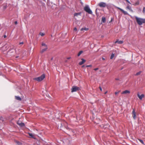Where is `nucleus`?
Here are the masks:
<instances>
[{
    "mask_svg": "<svg viewBox=\"0 0 145 145\" xmlns=\"http://www.w3.org/2000/svg\"><path fill=\"white\" fill-rule=\"evenodd\" d=\"M136 22L139 25H141L143 24H145V18H138L137 16L135 17Z\"/></svg>",
    "mask_w": 145,
    "mask_h": 145,
    "instance_id": "obj_1",
    "label": "nucleus"
},
{
    "mask_svg": "<svg viewBox=\"0 0 145 145\" xmlns=\"http://www.w3.org/2000/svg\"><path fill=\"white\" fill-rule=\"evenodd\" d=\"M41 46L42 48L40 51V52L42 54L47 50L48 49V46L46 44L43 42L42 43Z\"/></svg>",
    "mask_w": 145,
    "mask_h": 145,
    "instance_id": "obj_2",
    "label": "nucleus"
},
{
    "mask_svg": "<svg viewBox=\"0 0 145 145\" xmlns=\"http://www.w3.org/2000/svg\"><path fill=\"white\" fill-rule=\"evenodd\" d=\"M45 77V74H43L40 76L38 77L35 78H33V80H36L38 82H40L43 80Z\"/></svg>",
    "mask_w": 145,
    "mask_h": 145,
    "instance_id": "obj_3",
    "label": "nucleus"
},
{
    "mask_svg": "<svg viewBox=\"0 0 145 145\" xmlns=\"http://www.w3.org/2000/svg\"><path fill=\"white\" fill-rule=\"evenodd\" d=\"M84 10L86 12L89 14H92V11L88 5L84 7Z\"/></svg>",
    "mask_w": 145,
    "mask_h": 145,
    "instance_id": "obj_4",
    "label": "nucleus"
},
{
    "mask_svg": "<svg viewBox=\"0 0 145 145\" xmlns=\"http://www.w3.org/2000/svg\"><path fill=\"white\" fill-rule=\"evenodd\" d=\"M80 90V88L75 86H73L71 88V92L76 91Z\"/></svg>",
    "mask_w": 145,
    "mask_h": 145,
    "instance_id": "obj_5",
    "label": "nucleus"
},
{
    "mask_svg": "<svg viewBox=\"0 0 145 145\" xmlns=\"http://www.w3.org/2000/svg\"><path fill=\"white\" fill-rule=\"evenodd\" d=\"M98 5L101 7H105L107 6V5L105 3L101 2L98 4Z\"/></svg>",
    "mask_w": 145,
    "mask_h": 145,
    "instance_id": "obj_6",
    "label": "nucleus"
},
{
    "mask_svg": "<svg viewBox=\"0 0 145 145\" xmlns=\"http://www.w3.org/2000/svg\"><path fill=\"white\" fill-rule=\"evenodd\" d=\"M115 7L116 8L119 9L121 12H122L124 14H125V15H128V13L126 11H125L124 10H123V9H122L121 8L119 7H117L116 6H115Z\"/></svg>",
    "mask_w": 145,
    "mask_h": 145,
    "instance_id": "obj_7",
    "label": "nucleus"
},
{
    "mask_svg": "<svg viewBox=\"0 0 145 145\" xmlns=\"http://www.w3.org/2000/svg\"><path fill=\"white\" fill-rule=\"evenodd\" d=\"M137 96L139 99L140 100H142V98H144V94H142L140 95L139 93H137Z\"/></svg>",
    "mask_w": 145,
    "mask_h": 145,
    "instance_id": "obj_8",
    "label": "nucleus"
},
{
    "mask_svg": "<svg viewBox=\"0 0 145 145\" xmlns=\"http://www.w3.org/2000/svg\"><path fill=\"white\" fill-rule=\"evenodd\" d=\"M132 116L133 118L135 120L136 118V113L134 109H133L132 112Z\"/></svg>",
    "mask_w": 145,
    "mask_h": 145,
    "instance_id": "obj_9",
    "label": "nucleus"
},
{
    "mask_svg": "<svg viewBox=\"0 0 145 145\" xmlns=\"http://www.w3.org/2000/svg\"><path fill=\"white\" fill-rule=\"evenodd\" d=\"M17 124L20 126L21 127H23L25 126V124L24 123L19 121L17 122Z\"/></svg>",
    "mask_w": 145,
    "mask_h": 145,
    "instance_id": "obj_10",
    "label": "nucleus"
},
{
    "mask_svg": "<svg viewBox=\"0 0 145 145\" xmlns=\"http://www.w3.org/2000/svg\"><path fill=\"white\" fill-rule=\"evenodd\" d=\"M14 141L15 142L16 144V145H22V143L18 141H17L16 140H14Z\"/></svg>",
    "mask_w": 145,
    "mask_h": 145,
    "instance_id": "obj_11",
    "label": "nucleus"
},
{
    "mask_svg": "<svg viewBox=\"0 0 145 145\" xmlns=\"http://www.w3.org/2000/svg\"><path fill=\"white\" fill-rule=\"evenodd\" d=\"M81 60H82V61L81 62H80L79 63V64L80 65H82L86 62V60L83 59H82Z\"/></svg>",
    "mask_w": 145,
    "mask_h": 145,
    "instance_id": "obj_12",
    "label": "nucleus"
},
{
    "mask_svg": "<svg viewBox=\"0 0 145 145\" xmlns=\"http://www.w3.org/2000/svg\"><path fill=\"white\" fill-rule=\"evenodd\" d=\"M130 93V91L127 90H126L125 91H123L121 93V94H125L127 93Z\"/></svg>",
    "mask_w": 145,
    "mask_h": 145,
    "instance_id": "obj_13",
    "label": "nucleus"
},
{
    "mask_svg": "<svg viewBox=\"0 0 145 145\" xmlns=\"http://www.w3.org/2000/svg\"><path fill=\"white\" fill-rule=\"evenodd\" d=\"M123 41L122 40H117L115 42V43H118L119 44H122L123 43Z\"/></svg>",
    "mask_w": 145,
    "mask_h": 145,
    "instance_id": "obj_14",
    "label": "nucleus"
},
{
    "mask_svg": "<svg viewBox=\"0 0 145 145\" xmlns=\"http://www.w3.org/2000/svg\"><path fill=\"white\" fill-rule=\"evenodd\" d=\"M126 9H128L131 12H133V11L131 7L129 5H127L126 7Z\"/></svg>",
    "mask_w": 145,
    "mask_h": 145,
    "instance_id": "obj_15",
    "label": "nucleus"
},
{
    "mask_svg": "<svg viewBox=\"0 0 145 145\" xmlns=\"http://www.w3.org/2000/svg\"><path fill=\"white\" fill-rule=\"evenodd\" d=\"M15 98L16 99L18 100L21 101L22 100V99L19 96H15Z\"/></svg>",
    "mask_w": 145,
    "mask_h": 145,
    "instance_id": "obj_16",
    "label": "nucleus"
},
{
    "mask_svg": "<svg viewBox=\"0 0 145 145\" xmlns=\"http://www.w3.org/2000/svg\"><path fill=\"white\" fill-rule=\"evenodd\" d=\"M81 14L80 13H75L74 14V16H77L78 15H80Z\"/></svg>",
    "mask_w": 145,
    "mask_h": 145,
    "instance_id": "obj_17",
    "label": "nucleus"
},
{
    "mask_svg": "<svg viewBox=\"0 0 145 145\" xmlns=\"http://www.w3.org/2000/svg\"><path fill=\"white\" fill-rule=\"evenodd\" d=\"M102 21L103 23H105L106 21V18L105 17H103L102 18Z\"/></svg>",
    "mask_w": 145,
    "mask_h": 145,
    "instance_id": "obj_18",
    "label": "nucleus"
},
{
    "mask_svg": "<svg viewBox=\"0 0 145 145\" xmlns=\"http://www.w3.org/2000/svg\"><path fill=\"white\" fill-rule=\"evenodd\" d=\"M89 29L88 28H82L81 29V31H82L84 30H85V31H88Z\"/></svg>",
    "mask_w": 145,
    "mask_h": 145,
    "instance_id": "obj_19",
    "label": "nucleus"
},
{
    "mask_svg": "<svg viewBox=\"0 0 145 145\" xmlns=\"http://www.w3.org/2000/svg\"><path fill=\"white\" fill-rule=\"evenodd\" d=\"M139 1H137L134 4H133V5H134L135 6H136V5H139Z\"/></svg>",
    "mask_w": 145,
    "mask_h": 145,
    "instance_id": "obj_20",
    "label": "nucleus"
},
{
    "mask_svg": "<svg viewBox=\"0 0 145 145\" xmlns=\"http://www.w3.org/2000/svg\"><path fill=\"white\" fill-rule=\"evenodd\" d=\"M142 72V71H140L139 72H137L136 73V74L135 75L136 76H138Z\"/></svg>",
    "mask_w": 145,
    "mask_h": 145,
    "instance_id": "obj_21",
    "label": "nucleus"
},
{
    "mask_svg": "<svg viewBox=\"0 0 145 145\" xmlns=\"http://www.w3.org/2000/svg\"><path fill=\"white\" fill-rule=\"evenodd\" d=\"M83 53V51H80L78 54V56H80V55Z\"/></svg>",
    "mask_w": 145,
    "mask_h": 145,
    "instance_id": "obj_22",
    "label": "nucleus"
},
{
    "mask_svg": "<svg viewBox=\"0 0 145 145\" xmlns=\"http://www.w3.org/2000/svg\"><path fill=\"white\" fill-rule=\"evenodd\" d=\"M29 135L32 138H34V136L32 133H29Z\"/></svg>",
    "mask_w": 145,
    "mask_h": 145,
    "instance_id": "obj_23",
    "label": "nucleus"
},
{
    "mask_svg": "<svg viewBox=\"0 0 145 145\" xmlns=\"http://www.w3.org/2000/svg\"><path fill=\"white\" fill-rule=\"evenodd\" d=\"M114 57V54H112L111 55L110 59H112L113 58V57Z\"/></svg>",
    "mask_w": 145,
    "mask_h": 145,
    "instance_id": "obj_24",
    "label": "nucleus"
},
{
    "mask_svg": "<svg viewBox=\"0 0 145 145\" xmlns=\"http://www.w3.org/2000/svg\"><path fill=\"white\" fill-rule=\"evenodd\" d=\"M0 120L2 122H3L4 119H3V118L1 116L0 117Z\"/></svg>",
    "mask_w": 145,
    "mask_h": 145,
    "instance_id": "obj_25",
    "label": "nucleus"
},
{
    "mask_svg": "<svg viewBox=\"0 0 145 145\" xmlns=\"http://www.w3.org/2000/svg\"><path fill=\"white\" fill-rule=\"evenodd\" d=\"M138 140L141 143L143 144H144V142H143V141L142 140L139 139H138Z\"/></svg>",
    "mask_w": 145,
    "mask_h": 145,
    "instance_id": "obj_26",
    "label": "nucleus"
},
{
    "mask_svg": "<svg viewBox=\"0 0 145 145\" xmlns=\"http://www.w3.org/2000/svg\"><path fill=\"white\" fill-rule=\"evenodd\" d=\"M142 12L144 14H145V7H144L143 9Z\"/></svg>",
    "mask_w": 145,
    "mask_h": 145,
    "instance_id": "obj_27",
    "label": "nucleus"
},
{
    "mask_svg": "<svg viewBox=\"0 0 145 145\" xmlns=\"http://www.w3.org/2000/svg\"><path fill=\"white\" fill-rule=\"evenodd\" d=\"M40 35L42 36H43L44 35V34L42 33H40Z\"/></svg>",
    "mask_w": 145,
    "mask_h": 145,
    "instance_id": "obj_28",
    "label": "nucleus"
},
{
    "mask_svg": "<svg viewBox=\"0 0 145 145\" xmlns=\"http://www.w3.org/2000/svg\"><path fill=\"white\" fill-rule=\"evenodd\" d=\"M120 91H116L115 92V94L116 95H117V94H118V93H119L120 92Z\"/></svg>",
    "mask_w": 145,
    "mask_h": 145,
    "instance_id": "obj_29",
    "label": "nucleus"
},
{
    "mask_svg": "<svg viewBox=\"0 0 145 145\" xmlns=\"http://www.w3.org/2000/svg\"><path fill=\"white\" fill-rule=\"evenodd\" d=\"M92 67V65H87L86 66V67Z\"/></svg>",
    "mask_w": 145,
    "mask_h": 145,
    "instance_id": "obj_30",
    "label": "nucleus"
},
{
    "mask_svg": "<svg viewBox=\"0 0 145 145\" xmlns=\"http://www.w3.org/2000/svg\"><path fill=\"white\" fill-rule=\"evenodd\" d=\"M77 29H76V27H74V31H77Z\"/></svg>",
    "mask_w": 145,
    "mask_h": 145,
    "instance_id": "obj_31",
    "label": "nucleus"
},
{
    "mask_svg": "<svg viewBox=\"0 0 145 145\" xmlns=\"http://www.w3.org/2000/svg\"><path fill=\"white\" fill-rule=\"evenodd\" d=\"M126 1L127 2L131 4L130 3V2L128 0H126Z\"/></svg>",
    "mask_w": 145,
    "mask_h": 145,
    "instance_id": "obj_32",
    "label": "nucleus"
},
{
    "mask_svg": "<svg viewBox=\"0 0 145 145\" xmlns=\"http://www.w3.org/2000/svg\"><path fill=\"white\" fill-rule=\"evenodd\" d=\"M98 68H95L94 69V70L95 71H96V70H97L98 69Z\"/></svg>",
    "mask_w": 145,
    "mask_h": 145,
    "instance_id": "obj_33",
    "label": "nucleus"
},
{
    "mask_svg": "<svg viewBox=\"0 0 145 145\" xmlns=\"http://www.w3.org/2000/svg\"><path fill=\"white\" fill-rule=\"evenodd\" d=\"M18 23V22L17 21H15V22H14V24H15L16 25Z\"/></svg>",
    "mask_w": 145,
    "mask_h": 145,
    "instance_id": "obj_34",
    "label": "nucleus"
},
{
    "mask_svg": "<svg viewBox=\"0 0 145 145\" xmlns=\"http://www.w3.org/2000/svg\"><path fill=\"white\" fill-rule=\"evenodd\" d=\"M99 89H100V90L101 91H102V88H101V87H99Z\"/></svg>",
    "mask_w": 145,
    "mask_h": 145,
    "instance_id": "obj_35",
    "label": "nucleus"
},
{
    "mask_svg": "<svg viewBox=\"0 0 145 145\" xmlns=\"http://www.w3.org/2000/svg\"><path fill=\"white\" fill-rule=\"evenodd\" d=\"M24 44V42H20V44Z\"/></svg>",
    "mask_w": 145,
    "mask_h": 145,
    "instance_id": "obj_36",
    "label": "nucleus"
},
{
    "mask_svg": "<svg viewBox=\"0 0 145 145\" xmlns=\"http://www.w3.org/2000/svg\"><path fill=\"white\" fill-rule=\"evenodd\" d=\"M4 38H6L7 37V36L5 35H4Z\"/></svg>",
    "mask_w": 145,
    "mask_h": 145,
    "instance_id": "obj_37",
    "label": "nucleus"
},
{
    "mask_svg": "<svg viewBox=\"0 0 145 145\" xmlns=\"http://www.w3.org/2000/svg\"><path fill=\"white\" fill-rule=\"evenodd\" d=\"M115 80H119V78H116L115 79Z\"/></svg>",
    "mask_w": 145,
    "mask_h": 145,
    "instance_id": "obj_38",
    "label": "nucleus"
},
{
    "mask_svg": "<svg viewBox=\"0 0 145 145\" xmlns=\"http://www.w3.org/2000/svg\"><path fill=\"white\" fill-rule=\"evenodd\" d=\"M102 59H103V60H105V59L103 57V58H102Z\"/></svg>",
    "mask_w": 145,
    "mask_h": 145,
    "instance_id": "obj_39",
    "label": "nucleus"
},
{
    "mask_svg": "<svg viewBox=\"0 0 145 145\" xmlns=\"http://www.w3.org/2000/svg\"><path fill=\"white\" fill-rule=\"evenodd\" d=\"M70 58H71V57H68V58H67V59H70Z\"/></svg>",
    "mask_w": 145,
    "mask_h": 145,
    "instance_id": "obj_40",
    "label": "nucleus"
},
{
    "mask_svg": "<svg viewBox=\"0 0 145 145\" xmlns=\"http://www.w3.org/2000/svg\"><path fill=\"white\" fill-rule=\"evenodd\" d=\"M84 66H84V65H83V66H82V67H84Z\"/></svg>",
    "mask_w": 145,
    "mask_h": 145,
    "instance_id": "obj_41",
    "label": "nucleus"
},
{
    "mask_svg": "<svg viewBox=\"0 0 145 145\" xmlns=\"http://www.w3.org/2000/svg\"><path fill=\"white\" fill-rule=\"evenodd\" d=\"M107 93V91H106V92L105 93V94H106V93Z\"/></svg>",
    "mask_w": 145,
    "mask_h": 145,
    "instance_id": "obj_42",
    "label": "nucleus"
},
{
    "mask_svg": "<svg viewBox=\"0 0 145 145\" xmlns=\"http://www.w3.org/2000/svg\"><path fill=\"white\" fill-rule=\"evenodd\" d=\"M43 1H45V0H43Z\"/></svg>",
    "mask_w": 145,
    "mask_h": 145,
    "instance_id": "obj_43",
    "label": "nucleus"
}]
</instances>
